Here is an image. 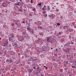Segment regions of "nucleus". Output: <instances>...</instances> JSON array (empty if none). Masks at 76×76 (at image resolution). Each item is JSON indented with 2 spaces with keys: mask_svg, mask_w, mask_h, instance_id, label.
Here are the masks:
<instances>
[{
  "mask_svg": "<svg viewBox=\"0 0 76 76\" xmlns=\"http://www.w3.org/2000/svg\"><path fill=\"white\" fill-rule=\"evenodd\" d=\"M70 46H68L66 44H65L64 45V47L66 48V49H65L63 48V51L64 53H68V52H69V47Z\"/></svg>",
  "mask_w": 76,
  "mask_h": 76,
  "instance_id": "1",
  "label": "nucleus"
},
{
  "mask_svg": "<svg viewBox=\"0 0 76 76\" xmlns=\"http://www.w3.org/2000/svg\"><path fill=\"white\" fill-rule=\"evenodd\" d=\"M70 56H71L72 57H75L76 56V53H73L72 51H71L69 53Z\"/></svg>",
  "mask_w": 76,
  "mask_h": 76,
  "instance_id": "2",
  "label": "nucleus"
},
{
  "mask_svg": "<svg viewBox=\"0 0 76 76\" xmlns=\"http://www.w3.org/2000/svg\"><path fill=\"white\" fill-rule=\"evenodd\" d=\"M12 45L13 47H16L18 45V44L16 42H12Z\"/></svg>",
  "mask_w": 76,
  "mask_h": 76,
  "instance_id": "3",
  "label": "nucleus"
},
{
  "mask_svg": "<svg viewBox=\"0 0 76 76\" xmlns=\"http://www.w3.org/2000/svg\"><path fill=\"white\" fill-rule=\"evenodd\" d=\"M36 69V70H37L39 71V72H38L39 73H40V72L42 71V70L39 67H37Z\"/></svg>",
  "mask_w": 76,
  "mask_h": 76,
  "instance_id": "4",
  "label": "nucleus"
},
{
  "mask_svg": "<svg viewBox=\"0 0 76 76\" xmlns=\"http://www.w3.org/2000/svg\"><path fill=\"white\" fill-rule=\"evenodd\" d=\"M1 6L4 7H6L7 6V5H6V4H5L4 2H3Z\"/></svg>",
  "mask_w": 76,
  "mask_h": 76,
  "instance_id": "5",
  "label": "nucleus"
},
{
  "mask_svg": "<svg viewBox=\"0 0 76 76\" xmlns=\"http://www.w3.org/2000/svg\"><path fill=\"white\" fill-rule=\"evenodd\" d=\"M33 70V69L32 68L28 69L29 73H31Z\"/></svg>",
  "mask_w": 76,
  "mask_h": 76,
  "instance_id": "6",
  "label": "nucleus"
},
{
  "mask_svg": "<svg viewBox=\"0 0 76 76\" xmlns=\"http://www.w3.org/2000/svg\"><path fill=\"white\" fill-rule=\"evenodd\" d=\"M18 8V11L19 12H21L22 13L23 12V10L21 9H19V8Z\"/></svg>",
  "mask_w": 76,
  "mask_h": 76,
  "instance_id": "7",
  "label": "nucleus"
},
{
  "mask_svg": "<svg viewBox=\"0 0 76 76\" xmlns=\"http://www.w3.org/2000/svg\"><path fill=\"white\" fill-rule=\"evenodd\" d=\"M38 41H40V42H42V40L43 39H42V38H38Z\"/></svg>",
  "mask_w": 76,
  "mask_h": 76,
  "instance_id": "8",
  "label": "nucleus"
},
{
  "mask_svg": "<svg viewBox=\"0 0 76 76\" xmlns=\"http://www.w3.org/2000/svg\"><path fill=\"white\" fill-rule=\"evenodd\" d=\"M53 41L52 40L50 39L49 41L48 42L49 43H51V44H53Z\"/></svg>",
  "mask_w": 76,
  "mask_h": 76,
  "instance_id": "9",
  "label": "nucleus"
},
{
  "mask_svg": "<svg viewBox=\"0 0 76 76\" xmlns=\"http://www.w3.org/2000/svg\"><path fill=\"white\" fill-rule=\"evenodd\" d=\"M10 54L11 55H13V54H15V52L13 51H12L10 53Z\"/></svg>",
  "mask_w": 76,
  "mask_h": 76,
  "instance_id": "10",
  "label": "nucleus"
},
{
  "mask_svg": "<svg viewBox=\"0 0 76 76\" xmlns=\"http://www.w3.org/2000/svg\"><path fill=\"white\" fill-rule=\"evenodd\" d=\"M47 9H46L47 10H50L51 9L50 8V6H48L47 7Z\"/></svg>",
  "mask_w": 76,
  "mask_h": 76,
  "instance_id": "11",
  "label": "nucleus"
},
{
  "mask_svg": "<svg viewBox=\"0 0 76 76\" xmlns=\"http://www.w3.org/2000/svg\"><path fill=\"white\" fill-rule=\"evenodd\" d=\"M12 38H13L11 37H9V41H12Z\"/></svg>",
  "mask_w": 76,
  "mask_h": 76,
  "instance_id": "12",
  "label": "nucleus"
},
{
  "mask_svg": "<svg viewBox=\"0 0 76 76\" xmlns=\"http://www.w3.org/2000/svg\"><path fill=\"white\" fill-rule=\"evenodd\" d=\"M18 41H21V42H22L23 41V39H22L21 38H19L18 39Z\"/></svg>",
  "mask_w": 76,
  "mask_h": 76,
  "instance_id": "13",
  "label": "nucleus"
},
{
  "mask_svg": "<svg viewBox=\"0 0 76 76\" xmlns=\"http://www.w3.org/2000/svg\"><path fill=\"white\" fill-rule=\"evenodd\" d=\"M6 61H7V62H8V63L9 64H10V60H9V59H7L6 60Z\"/></svg>",
  "mask_w": 76,
  "mask_h": 76,
  "instance_id": "14",
  "label": "nucleus"
},
{
  "mask_svg": "<svg viewBox=\"0 0 76 76\" xmlns=\"http://www.w3.org/2000/svg\"><path fill=\"white\" fill-rule=\"evenodd\" d=\"M4 54H5V55H7V51L6 50H4Z\"/></svg>",
  "mask_w": 76,
  "mask_h": 76,
  "instance_id": "15",
  "label": "nucleus"
},
{
  "mask_svg": "<svg viewBox=\"0 0 76 76\" xmlns=\"http://www.w3.org/2000/svg\"><path fill=\"white\" fill-rule=\"evenodd\" d=\"M24 31L25 32H23V34H24V35H26V30H24Z\"/></svg>",
  "mask_w": 76,
  "mask_h": 76,
  "instance_id": "16",
  "label": "nucleus"
},
{
  "mask_svg": "<svg viewBox=\"0 0 76 76\" xmlns=\"http://www.w3.org/2000/svg\"><path fill=\"white\" fill-rule=\"evenodd\" d=\"M20 5H21V4H19L18 3L17 4H15V6H20Z\"/></svg>",
  "mask_w": 76,
  "mask_h": 76,
  "instance_id": "17",
  "label": "nucleus"
},
{
  "mask_svg": "<svg viewBox=\"0 0 76 76\" xmlns=\"http://www.w3.org/2000/svg\"><path fill=\"white\" fill-rule=\"evenodd\" d=\"M64 70H65L66 72H67L69 70H68V69H67V68H65L64 69Z\"/></svg>",
  "mask_w": 76,
  "mask_h": 76,
  "instance_id": "18",
  "label": "nucleus"
},
{
  "mask_svg": "<svg viewBox=\"0 0 76 76\" xmlns=\"http://www.w3.org/2000/svg\"><path fill=\"white\" fill-rule=\"evenodd\" d=\"M30 61H34V60L33 59V58H30Z\"/></svg>",
  "mask_w": 76,
  "mask_h": 76,
  "instance_id": "19",
  "label": "nucleus"
},
{
  "mask_svg": "<svg viewBox=\"0 0 76 76\" xmlns=\"http://www.w3.org/2000/svg\"><path fill=\"white\" fill-rule=\"evenodd\" d=\"M27 29L28 31H29V32H30L31 31V30L30 29L29 27H28V28H27Z\"/></svg>",
  "mask_w": 76,
  "mask_h": 76,
  "instance_id": "20",
  "label": "nucleus"
},
{
  "mask_svg": "<svg viewBox=\"0 0 76 76\" xmlns=\"http://www.w3.org/2000/svg\"><path fill=\"white\" fill-rule=\"evenodd\" d=\"M10 64L11 63H13V60L12 59H11L10 60Z\"/></svg>",
  "mask_w": 76,
  "mask_h": 76,
  "instance_id": "21",
  "label": "nucleus"
},
{
  "mask_svg": "<svg viewBox=\"0 0 76 76\" xmlns=\"http://www.w3.org/2000/svg\"><path fill=\"white\" fill-rule=\"evenodd\" d=\"M11 71L15 70V67H12V69H11Z\"/></svg>",
  "mask_w": 76,
  "mask_h": 76,
  "instance_id": "22",
  "label": "nucleus"
},
{
  "mask_svg": "<svg viewBox=\"0 0 76 76\" xmlns=\"http://www.w3.org/2000/svg\"><path fill=\"white\" fill-rule=\"evenodd\" d=\"M41 4H42L41 3H40L39 4H37V6H41V5H42Z\"/></svg>",
  "mask_w": 76,
  "mask_h": 76,
  "instance_id": "23",
  "label": "nucleus"
},
{
  "mask_svg": "<svg viewBox=\"0 0 76 76\" xmlns=\"http://www.w3.org/2000/svg\"><path fill=\"white\" fill-rule=\"evenodd\" d=\"M53 65L55 67H57V65L55 64H53Z\"/></svg>",
  "mask_w": 76,
  "mask_h": 76,
  "instance_id": "24",
  "label": "nucleus"
},
{
  "mask_svg": "<svg viewBox=\"0 0 76 76\" xmlns=\"http://www.w3.org/2000/svg\"><path fill=\"white\" fill-rule=\"evenodd\" d=\"M49 39H50V37H47V41H49Z\"/></svg>",
  "mask_w": 76,
  "mask_h": 76,
  "instance_id": "25",
  "label": "nucleus"
},
{
  "mask_svg": "<svg viewBox=\"0 0 76 76\" xmlns=\"http://www.w3.org/2000/svg\"><path fill=\"white\" fill-rule=\"evenodd\" d=\"M68 44H71V41H69L67 42Z\"/></svg>",
  "mask_w": 76,
  "mask_h": 76,
  "instance_id": "26",
  "label": "nucleus"
},
{
  "mask_svg": "<svg viewBox=\"0 0 76 76\" xmlns=\"http://www.w3.org/2000/svg\"><path fill=\"white\" fill-rule=\"evenodd\" d=\"M63 69H60V72H61V73H62V72H63Z\"/></svg>",
  "mask_w": 76,
  "mask_h": 76,
  "instance_id": "27",
  "label": "nucleus"
},
{
  "mask_svg": "<svg viewBox=\"0 0 76 76\" xmlns=\"http://www.w3.org/2000/svg\"><path fill=\"white\" fill-rule=\"evenodd\" d=\"M3 27L4 28H6V27H7V26L5 24L3 25Z\"/></svg>",
  "mask_w": 76,
  "mask_h": 76,
  "instance_id": "28",
  "label": "nucleus"
},
{
  "mask_svg": "<svg viewBox=\"0 0 76 76\" xmlns=\"http://www.w3.org/2000/svg\"><path fill=\"white\" fill-rule=\"evenodd\" d=\"M51 16L52 17H51V19H53V18H54V17H53V14H51Z\"/></svg>",
  "mask_w": 76,
  "mask_h": 76,
  "instance_id": "29",
  "label": "nucleus"
},
{
  "mask_svg": "<svg viewBox=\"0 0 76 76\" xmlns=\"http://www.w3.org/2000/svg\"><path fill=\"white\" fill-rule=\"evenodd\" d=\"M64 62L65 63H66V64H68V61H64Z\"/></svg>",
  "mask_w": 76,
  "mask_h": 76,
  "instance_id": "30",
  "label": "nucleus"
},
{
  "mask_svg": "<svg viewBox=\"0 0 76 76\" xmlns=\"http://www.w3.org/2000/svg\"><path fill=\"white\" fill-rule=\"evenodd\" d=\"M40 76H44V73L42 72V73H41V75Z\"/></svg>",
  "mask_w": 76,
  "mask_h": 76,
  "instance_id": "31",
  "label": "nucleus"
},
{
  "mask_svg": "<svg viewBox=\"0 0 76 76\" xmlns=\"http://www.w3.org/2000/svg\"><path fill=\"white\" fill-rule=\"evenodd\" d=\"M45 74V75H47V76H48V75H50V74H48V72Z\"/></svg>",
  "mask_w": 76,
  "mask_h": 76,
  "instance_id": "32",
  "label": "nucleus"
},
{
  "mask_svg": "<svg viewBox=\"0 0 76 76\" xmlns=\"http://www.w3.org/2000/svg\"><path fill=\"white\" fill-rule=\"evenodd\" d=\"M19 1H20L21 2V3H22V4H24V3H23V2H22V0H19Z\"/></svg>",
  "mask_w": 76,
  "mask_h": 76,
  "instance_id": "33",
  "label": "nucleus"
},
{
  "mask_svg": "<svg viewBox=\"0 0 76 76\" xmlns=\"http://www.w3.org/2000/svg\"><path fill=\"white\" fill-rule=\"evenodd\" d=\"M33 11L35 12V11H36V9H35V8H34L33 9Z\"/></svg>",
  "mask_w": 76,
  "mask_h": 76,
  "instance_id": "34",
  "label": "nucleus"
},
{
  "mask_svg": "<svg viewBox=\"0 0 76 76\" xmlns=\"http://www.w3.org/2000/svg\"><path fill=\"white\" fill-rule=\"evenodd\" d=\"M71 44H74V43L71 41Z\"/></svg>",
  "mask_w": 76,
  "mask_h": 76,
  "instance_id": "35",
  "label": "nucleus"
},
{
  "mask_svg": "<svg viewBox=\"0 0 76 76\" xmlns=\"http://www.w3.org/2000/svg\"><path fill=\"white\" fill-rule=\"evenodd\" d=\"M57 25H58V26H60V23H57Z\"/></svg>",
  "mask_w": 76,
  "mask_h": 76,
  "instance_id": "36",
  "label": "nucleus"
},
{
  "mask_svg": "<svg viewBox=\"0 0 76 76\" xmlns=\"http://www.w3.org/2000/svg\"><path fill=\"white\" fill-rule=\"evenodd\" d=\"M69 38H70V39L72 38V36L70 35H69Z\"/></svg>",
  "mask_w": 76,
  "mask_h": 76,
  "instance_id": "37",
  "label": "nucleus"
},
{
  "mask_svg": "<svg viewBox=\"0 0 76 76\" xmlns=\"http://www.w3.org/2000/svg\"><path fill=\"white\" fill-rule=\"evenodd\" d=\"M66 72H67L68 73H69V74H70V72H69V70L67 71Z\"/></svg>",
  "mask_w": 76,
  "mask_h": 76,
  "instance_id": "38",
  "label": "nucleus"
},
{
  "mask_svg": "<svg viewBox=\"0 0 76 76\" xmlns=\"http://www.w3.org/2000/svg\"><path fill=\"white\" fill-rule=\"evenodd\" d=\"M47 14H46L44 16V17H45V18H46V17H47Z\"/></svg>",
  "mask_w": 76,
  "mask_h": 76,
  "instance_id": "39",
  "label": "nucleus"
},
{
  "mask_svg": "<svg viewBox=\"0 0 76 76\" xmlns=\"http://www.w3.org/2000/svg\"><path fill=\"white\" fill-rule=\"evenodd\" d=\"M3 47H6V44H5L3 45Z\"/></svg>",
  "mask_w": 76,
  "mask_h": 76,
  "instance_id": "40",
  "label": "nucleus"
},
{
  "mask_svg": "<svg viewBox=\"0 0 76 76\" xmlns=\"http://www.w3.org/2000/svg\"><path fill=\"white\" fill-rule=\"evenodd\" d=\"M39 28H40V29H42V27H41V26H39Z\"/></svg>",
  "mask_w": 76,
  "mask_h": 76,
  "instance_id": "41",
  "label": "nucleus"
},
{
  "mask_svg": "<svg viewBox=\"0 0 76 76\" xmlns=\"http://www.w3.org/2000/svg\"><path fill=\"white\" fill-rule=\"evenodd\" d=\"M17 46H17V47L18 48H20V46L18 45H17Z\"/></svg>",
  "mask_w": 76,
  "mask_h": 76,
  "instance_id": "42",
  "label": "nucleus"
},
{
  "mask_svg": "<svg viewBox=\"0 0 76 76\" xmlns=\"http://www.w3.org/2000/svg\"><path fill=\"white\" fill-rule=\"evenodd\" d=\"M31 3H33V1H32V0H31Z\"/></svg>",
  "mask_w": 76,
  "mask_h": 76,
  "instance_id": "43",
  "label": "nucleus"
},
{
  "mask_svg": "<svg viewBox=\"0 0 76 76\" xmlns=\"http://www.w3.org/2000/svg\"><path fill=\"white\" fill-rule=\"evenodd\" d=\"M54 76H57V75L56 74H54Z\"/></svg>",
  "mask_w": 76,
  "mask_h": 76,
  "instance_id": "44",
  "label": "nucleus"
},
{
  "mask_svg": "<svg viewBox=\"0 0 76 76\" xmlns=\"http://www.w3.org/2000/svg\"><path fill=\"white\" fill-rule=\"evenodd\" d=\"M44 9H45V8H44V7H43L42 8V10H44Z\"/></svg>",
  "mask_w": 76,
  "mask_h": 76,
  "instance_id": "45",
  "label": "nucleus"
},
{
  "mask_svg": "<svg viewBox=\"0 0 76 76\" xmlns=\"http://www.w3.org/2000/svg\"><path fill=\"white\" fill-rule=\"evenodd\" d=\"M18 4H21V2H18Z\"/></svg>",
  "mask_w": 76,
  "mask_h": 76,
  "instance_id": "46",
  "label": "nucleus"
},
{
  "mask_svg": "<svg viewBox=\"0 0 76 76\" xmlns=\"http://www.w3.org/2000/svg\"><path fill=\"white\" fill-rule=\"evenodd\" d=\"M15 70H17V67L15 68Z\"/></svg>",
  "mask_w": 76,
  "mask_h": 76,
  "instance_id": "47",
  "label": "nucleus"
},
{
  "mask_svg": "<svg viewBox=\"0 0 76 76\" xmlns=\"http://www.w3.org/2000/svg\"><path fill=\"white\" fill-rule=\"evenodd\" d=\"M67 58H69V59L70 58H69V56H67Z\"/></svg>",
  "mask_w": 76,
  "mask_h": 76,
  "instance_id": "48",
  "label": "nucleus"
},
{
  "mask_svg": "<svg viewBox=\"0 0 76 76\" xmlns=\"http://www.w3.org/2000/svg\"><path fill=\"white\" fill-rule=\"evenodd\" d=\"M5 69H7V65L6 66Z\"/></svg>",
  "mask_w": 76,
  "mask_h": 76,
  "instance_id": "49",
  "label": "nucleus"
},
{
  "mask_svg": "<svg viewBox=\"0 0 76 76\" xmlns=\"http://www.w3.org/2000/svg\"><path fill=\"white\" fill-rule=\"evenodd\" d=\"M23 10H24V11H25V12H27L26 10H25V9H23Z\"/></svg>",
  "mask_w": 76,
  "mask_h": 76,
  "instance_id": "50",
  "label": "nucleus"
},
{
  "mask_svg": "<svg viewBox=\"0 0 76 76\" xmlns=\"http://www.w3.org/2000/svg\"><path fill=\"white\" fill-rule=\"evenodd\" d=\"M42 50H43V51H45V50H44V48Z\"/></svg>",
  "mask_w": 76,
  "mask_h": 76,
  "instance_id": "51",
  "label": "nucleus"
},
{
  "mask_svg": "<svg viewBox=\"0 0 76 76\" xmlns=\"http://www.w3.org/2000/svg\"><path fill=\"white\" fill-rule=\"evenodd\" d=\"M33 68H34V69H36V67H33Z\"/></svg>",
  "mask_w": 76,
  "mask_h": 76,
  "instance_id": "52",
  "label": "nucleus"
},
{
  "mask_svg": "<svg viewBox=\"0 0 76 76\" xmlns=\"http://www.w3.org/2000/svg\"><path fill=\"white\" fill-rule=\"evenodd\" d=\"M28 25L29 26H31V24H30V23L28 24Z\"/></svg>",
  "mask_w": 76,
  "mask_h": 76,
  "instance_id": "53",
  "label": "nucleus"
},
{
  "mask_svg": "<svg viewBox=\"0 0 76 76\" xmlns=\"http://www.w3.org/2000/svg\"><path fill=\"white\" fill-rule=\"evenodd\" d=\"M14 37V36L13 35H12V36L11 35V37H12V38H13Z\"/></svg>",
  "mask_w": 76,
  "mask_h": 76,
  "instance_id": "54",
  "label": "nucleus"
},
{
  "mask_svg": "<svg viewBox=\"0 0 76 76\" xmlns=\"http://www.w3.org/2000/svg\"><path fill=\"white\" fill-rule=\"evenodd\" d=\"M56 51H57V52H58V51H58V49H56Z\"/></svg>",
  "mask_w": 76,
  "mask_h": 76,
  "instance_id": "55",
  "label": "nucleus"
},
{
  "mask_svg": "<svg viewBox=\"0 0 76 76\" xmlns=\"http://www.w3.org/2000/svg\"><path fill=\"white\" fill-rule=\"evenodd\" d=\"M0 54H1V55H2V54H3V53H2L1 52H0Z\"/></svg>",
  "mask_w": 76,
  "mask_h": 76,
  "instance_id": "56",
  "label": "nucleus"
},
{
  "mask_svg": "<svg viewBox=\"0 0 76 76\" xmlns=\"http://www.w3.org/2000/svg\"><path fill=\"white\" fill-rule=\"evenodd\" d=\"M37 60H38V59H36L34 60V61H35Z\"/></svg>",
  "mask_w": 76,
  "mask_h": 76,
  "instance_id": "57",
  "label": "nucleus"
},
{
  "mask_svg": "<svg viewBox=\"0 0 76 76\" xmlns=\"http://www.w3.org/2000/svg\"><path fill=\"white\" fill-rule=\"evenodd\" d=\"M59 35H61V33L60 32H59Z\"/></svg>",
  "mask_w": 76,
  "mask_h": 76,
  "instance_id": "58",
  "label": "nucleus"
},
{
  "mask_svg": "<svg viewBox=\"0 0 76 76\" xmlns=\"http://www.w3.org/2000/svg\"><path fill=\"white\" fill-rule=\"evenodd\" d=\"M64 65L65 66H66V64H64Z\"/></svg>",
  "mask_w": 76,
  "mask_h": 76,
  "instance_id": "59",
  "label": "nucleus"
},
{
  "mask_svg": "<svg viewBox=\"0 0 76 76\" xmlns=\"http://www.w3.org/2000/svg\"><path fill=\"white\" fill-rule=\"evenodd\" d=\"M59 11V10H58V9H57V12H58Z\"/></svg>",
  "mask_w": 76,
  "mask_h": 76,
  "instance_id": "60",
  "label": "nucleus"
},
{
  "mask_svg": "<svg viewBox=\"0 0 76 76\" xmlns=\"http://www.w3.org/2000/svg\"><path fill=\"white\" fill-rule=\"evenodd\" d=\"M25 21H23V22H22V23H25Z\"/></svg>",
  "mask_w": 76,
  "mask_h": 76,
  "instance_id": "61",
  "label": "nucleus"
},
{
  "mask_svg": "<svg viewBox=\"0 0 76 76\" xmlns=\"http://www.w3.org/2000/svg\"><path fill=\"white\" fill-rule=\"evenodd\" d=\"M48 16L50 17H51V15H49Z\"/></svg>",
  "mask_w": 76,
  "mask_h": 76,
  "instance_id": "62",
  "label": "nucleus"
},
{
  "mask_svg": "<svg viewBox=\"0 0 76 76\" xmlns=\"http://www.w3.org/2000/svg\"><path fill=\"white\" fill-rule=\"evenodd\" d=\"M70 63H72V61H70Z\"/></svg>",
  "mask_w": 76,
  "mask_h": 76,
  "instance_id": "63",
  "label": "nucleus"
},
{
  "mask_svg": "<svg viewBox=\"0 0 76 76\" xmlns=\"http://www.w3.org/2000/svg\"><path fill=\"white\" fill-rule=\"evenodd\" d=\"M42 33H41L40 34V35H42Z\"/></svg>",
  "mask_w": 76,
  "mask_h": 76,
  "instance_id": "64",
  "label": "nucleus"
}]
</instances>
